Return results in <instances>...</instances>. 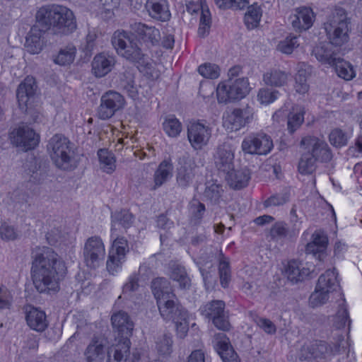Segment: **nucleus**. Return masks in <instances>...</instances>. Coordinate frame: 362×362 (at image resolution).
I'll return each instance as SVG.
<instances>
[{
    "label": "nucleus",
    "instance_id": "obj_1",
    "mask_svg": "<svg viewBox=\"0 0 362 362\" xmlns=\"http://www.w3.org/2000/svg\"><path fill=\"white\" fill-rule=\"evenodd\" d=\"M66 266L59 255L49 247L39 250L33 262L31 272L33 284L40 292L57 291Z\"/></svg>",
    "mask_w": 362,
    "mask_h": 362
},
{
    "label": "nucleus",
    "instance_id": "obj_2",
    "mask_svg": "<svg viewBox=\"0 0 362 362\" xmlns=\"http://www.w3.org/2000/svg\"><path fill=\"white\" fill-rule=\"evenodd\" d=\"M111 322L119 339L108 351L107 362H127L131 346L129 337L132 335L134 324L129 315L123 311L114 313Z\"/></svg>",
    "mask_w": 362,
    "mask_h": 362
},
{
    "label": "nucleus",
    "instance_id": "obj_3",
    "mask_svg": "<svg viewBox=\"0 0 362 362\" xmlns=\"http://www.w3.org/2000/svg\"><path fill=\"white\" fill-rule=\"evenodd\" d=\"M36 21L46 29L52 26L63 34H69L76 29V21L73 11L69 8L49 4L42 6L36 13Z\"/></svg>",
    "mask_w": 362,
    "mask_h": 362
},
{
    "label": "nucleus",
    "instance_id": "obj_4",
    "mask_svg": "<svg viewBox=\"0 0 362 362\" xmlns=\"http://www.w3.org/2000/svg\"><path fill=\"white\" fill-rule=\"evenodd\" d=\"M47 153L59 169L66 171L73 170L76 168L74 151L69 139L62 134H54L48 141Z\"/></svg>",
    "mask_w": 362,
    "mask_h": 362
},
{
    "label": "nucleus",
    "instance_id": "obj_5",
    "mask_svg": "<svg viewBox=\"0 0 362 362\" xmlns=\"http://www.w3.org/2000/svg\"><path fill=\"white\" fill-rule=\"evenodd\" d=\"M349 21L344 9L337 8L332 11L324 23L329 43L341 47L349 40Z\"/></svg>",
    "mask_w": 362,
    "mask_h": 362
},
{
    "label": "nucleus",
    "instance_id": "obj_6",
    "mask_svg": "<svg viewBox=\"0 0 362 362\" xmlns=\"http://www.w3.org/2000/svg\"><path fill=\"white\" fill-rule=\"evenodd\" d=\"M248 79L246 78L219 82L216 89L218 103L227 104L245 98L250 91Z\"/></svg>",
    "mask_w": 362,
    "mask_h": 362
},
{
    "label": "nucleus",
    "instance_id": "obj_7",
    "mask_svg": "<svg viewBox=\"0 0 362 362\" xmlns=\"http://www.w3.org/2000/svg\"><path fill=\"white\" fill-rule=\"evenodd\" d=\"M111 246L108 251L106 269L109 274L115 275L122 270L129 252V243L117 233H111Z\"/></svg>",
    "mask_w": 362,
    "mask_h": 362
},
{
    "label": "nucleus",
    "instance_id": "obj_8",
    "mask_svg": "<svg viewBox=\"0 0 362 362\" xmlns=\"http://www.w3.org/2000/svg\"><path fill=\"white\" fill-rule=\"evenodd\" d=\"M112 44L119 55L130 62L138 64L146 57L137 42L124 30L114 33Z\"/></svg>",
    "mask_w": 362,
    "mask_h": 362
},
{
    "label": "nucleus",
    "instance_id": "obj_9",
    "mask_svg": "<svg viewBox=\"0 0 362 362\" xmlns=\"http://www.w3.org/2000/svg\"><path fill=\"white\" fill-rule=\"evenodd\" d=\"M106 250L103 239L98 235L88 238L83 248L85 264L90 269H96L103 264Z\"/></svg>",
    "mask_w": 362,
    "mask_h": 362
},
{
    "label": "nucleus",
    "instance_id": "obj_10",
    "mask_svg": "<svg viewBox=\"0 0 362 362\" xmlns=\"http://www.w3.org/2000/svg\"><path fill=\"white\" fill-rule=\"evenodd\" d=\"M255 111L250 106L227 110L223 115V126L230 132H236L252 122Z\"/></svg>",
    "mask_w": 362,
    "mask_h": 362
},
{
    "label": "nucleus",
    "instance_id": "obj_11",
    "mask_svg": "<svg viewBox=\"0 0 362 362\" xmlns=\"http://www.w3.org/2000/svg\"><path fill=\"white\" fill-rule=\"evenodd\" d=\"M303 151L320 162H329L332 158L330 148L322 137L308 135L300 141Z\"/></svg>",
    "mask_w": 362,
    "mask_h": 362
},
{
    "label": "nucleus",
    "instance_id": "obj_12",
    "mask_svg": "<svg viewBox=\"0 0 362 362\" xmlns=\"http://www.w3.org/2000/svg\"><path fill=\"white\" fill-rule=\"evenodd\" d=\"M273 146L271 137L264 133L247 135L241 144L243 151L247 154L267 155Z\"/></svg>",
    "mask_w": 362,
    "mask_h": 362
},
{
    "label": "nucleus",
    "instance_id": "obj_13",
    "mask_svg": "<svg viewBox=\"0 0 362 362\" xmlns=\"http://www.w3.org/2000/svg\"><path fill=\"white\" fill-rule=\"evenodd\" d=\"M124 105L125 99L122 95L114 90H109L101 97L98 115L101 119H110L117 111L122 110Z\"/></svg>",
    "mask_w": 362,
    "mask_h": 362
},
{
    "label": "nucleus",
    "instance_id": "obj_14",
    "mask_svg": "<svg viewBox=\"0 0 362 362\" xmlns=\"http://www.w3.org/2000/svg\"><path fill=\"white\" fill-rule=\"evenodd\" d=\"M11 143L23 151H28L37 146L39 135L27 125H20L10 133Z\"/></svg>",
    "mask_w": 362,
    "mask_h": 362
},
{
    "label": "nucleus",
    "instance_id": "obj_15",
    "mask_svg": "<svg viewBox=\"0 0 362 362\" xmlns=\"http://www.w3.org/2000/svg\"><path fill=\"white\" fill-rule=\"evenodd\" d=\"M225 303L222 300H212L201 308L202 315L211 318L216 328L223 331H228L230 324L228 316L224 312Z\"/></svg>",
    "mask_w": 362,
    "mask_h": 362
},
{
    "label": "nucleus",
    "instance_id": "obj_16",
    "mask_svg": "<svg viewBox=\"0 0 362 362\" xmlns=\"http://www.w3.org/2000/svg\"><path fill=\"white\" fill-rule=\"evenodd\" d=\"M212 134V129L200 122H192L187 127V138L195 150H201L206 146Z\"/></svg>",
    "mask_w": 362,
    "mask_h": 362
},
{
    "label": "nucleus",
    "instance_id": "obj_17",
    "mask_svg": "<svg viewBox=\"0 0 362 362\" xmlns=\"http://www.w3.org/2000/svg\"><path fill=\"white\" fill-rule=\"evenodd\" d=\"M117 63L112 54L100 52L97 54L91 62V72L96 78H102L110 73Z\"/></svg>",
    "mask_w": 362,
    "mask_h": 362
},
{
    "label": "nucleus",
    "instance_id": "obj_18",
    "mask_svg": "<svg viewBox=\"0 0 362 362\" xmlns=\"http://www.w3.org/2000/svg\"><path fill=\"white\" fill-rule=\"evenodd\" d=\"M313 270L311 266H308L307 263L293 259L284 265L282 274L290 281L297 283L307 278Z\"/></svg>",
    "mask_w": 362,
    "mask_h": 362
},
{
    "label": "nucleus",
    "instance_id": "obj_19",
    "mask_svg": "<svg viewBox=\"0 0 362 362\" xmlns=\"http://www.w3.org/2000/svg\"><path fill=\"white\" fill-rule=\"evenodd\" d=\"M290 19L293 29L297 32H302L313 26L315 14L312 8L302 6L295 9Z\"/></svg>",
    "mask_w": 362,
    "mask_h": 362
},
{
    "label": "nucleus",
    "instance_id": "obj_20",
    "mask_svg": "<svg viewBox=\"0 0 362 362\" xmlns=\"http://www.w3.org/2000/svg\"><path fill=\"white\" fill-rule=\"evenodd\" d=\"M106 341L102 337H94L86 348L83 356L86 362H104L106 353Z\"/></svg>",
    "mask_w": 362,
    "mask_h": 362
},
{
    "label": "nucleus",
    "instance_id": "obj_21",
    "mask_svg": "<svg viewBox=\"0 0 362 362\" xmlns=\"http://www.w3.org/2000/svg\"><path fill=\"white\" fill-rule=\"evenodd\" d=\"M213 345L223 362H240L238 354L231 346L229 339L225 334H215Z\"/></svg>",
    "mask_w": 362,
    "mask_h": 362
},
{
    "label": "nucleus",
    "instance_id": "obj_22",
    "mask_svg": "<svg viewBox=\"0 0 362 362\" xmlns=\"http://www.w3.org/2000/svg\"><path fill=\"white\" fill-rule=\"evenodd\" d=\"M327 245L328 238L326 234L317 230L312 235L311 241L307 244L305 251L321 261L327 256Z\"/></svg>",
    "mask_w": 362,
    "mask_h": 362
},
{
    "label": "nucleus",
    "instance_id": "obj_23",
    "mask_svg": "<svg viewBox=\"0 0 362 362\" xmlns=\"http://www.w3.org/2000/svg\"><path fill=\"white\" fill-rule=\"evenodd\" d=\"M35 80L32 76H27L20 83L17 89L16 97L21 109L23 110L28 107L35 95Z\"/></svg>",
    "mask_w": 362,
    "mask_h": 362
},
{
    "label": "nucleus",
    "instance_id": "obj_24",
    "mask_svg": "<svg viewBox=\"0 0 362 362\" xmlns=\"http://www.w3.org/2000/svg\"><path fill=\"white\" fill-rule=\"evenodd\" d=\"M173 171L174 166L170 158L162 160L153 173L152 189L156 190L170 180Z\"/></svg>",
    "mask_w": 362,
    "mask_h": 362
},
{
    "label": "nucleus",
    "instance_id": "obj_25",
    "mask_svg": "<svg viewBox=\"0 0 362 362\" xmlns=\"http://www.w3.org/2000/svg\"><path fill=\"white\" fill-rule=\"evenodd\" d=\"M159 312L165 320H175L181 316V313L187 310L175 301V295L157 302Z\"/></svg>",
    "mask_w": 362,
    "mask_h": 362
},
{
    "label": "nucleus",
    "instance_id": "obj_26",
    "mask_svg": "<svg viewBox=\"0 0 362 362\" xmlns=\"http://www.w3.org/2000/svg\"><path fill=\"white\" fill-rule=\"evenodd\" d=\"M195 163L189 158H184L177 168L176 182L179 187L185 189L192 182L194 177Z\"/></svg>",
    "mask_w": 362,
    "mask_h": 362
},
{
    "label": "nucleus",
    "instance_id": "obj_27",
    "mask_svg": "<svg viewBox=\"0 0 362 362\" xmlns=\"http://www.w3.org/2000/svg\"><path fill=\"white\" fill-rule=\"evenodd\" d=\"M291 79V74L280 69H272L263 75L264 83L274 88L287 86Z\"/></svg>",
    "mask_w": 362,
    "mask_h": 362
},
{
    "label": "nucleus",
    "instance_id": "obj_28",
    "mask_svg": "<svg viewBox=\"0 0 362 362\" xmlns=\"http://www.w3.org/2000/svg\"><path fill=\"white\" fill-rule=\"evenodd\" d=\"M132 32L144 42L152 45L157 43L160 39V32L153 26L141 23H134L131 25Z\"/></svg>",
    "mask_w": 362,
    "mask_h": 362
},
{
    "label": "nucleus",
    "instance_id": "obj_29",
    "mask_svg": "<svg viewBox=\"0 0 362 362\" xmlns=\"http://www.w3.org/2000/svg\"><path fill=\"white\" fill-rule=\"evenodd\" d=\"M146 6L149 15L153 18L167 21L170 18L167 0H147Z\"/></svg>",
    "mask_w": 362,
    "mask_h": 362
},
{
    "label": "nucleus",
    "instance_id": "obj_30",
    "mask_svg": "<svg viewBox=\"0 0 362 362\" xmlns=\"http://www.w3.org/2000/svg\"><path fill=\"white\" fill-rule=\"evenodd\" d=\"M225 177L230 187L240 189L247 185L250 180V171L246 168L236 170L233 169L225 174Z\"/></svg>",
    "mask_w": 362,
    "mask_h": 362
},
{
    "label": "nucleus",
    "instance_id": "obj_31",
    "mask_svg": "<svg viewBox=\"0 0 362 362\" xmlns=\"http://www.w3.org/2000/svg\"><path fill=\"white\" fill-rule=\"evenodd\" d=\"M42 35L43 31L37 25L31 28L26 36L25 42V47L29 53L35 54L41 52L44 45L42 40Z\"/></svg>",
    "mask_w": 362,
    "mask_h": 362
},
{
    "label": "nucleus",
    "instance_id": "obj_32",
    "mask_svg": "<svg viewBox=\"0 0 362 362\" xmlns=\"http://www.w3.org/2000/svg\"><path fill=\"white\" fill-rule=\"evenodd\" d=\"M309 76V66L304 63H299L297 73L294 76L293 88L296 93L305 95L309 91L310 85L308 82Z\"/></svg>",
    "mask_w": 362,
    "mask_h": 362
},
{
    "label": "nucleus",
    "instance_id": "obj_33",
    "mask_svg": "<svg viewBox=\"0 0 362 362\" xmlns=\"http://www.w3.org/2000/svg\"><path fill=\"white\" fill-rule=\"evenodd\" d=\"M338 348L332 347L324 341H316L307 348L308 354L305 356V359L310 360L321 359L327 356L337 352Z\"/></svg>",
    "mask_w": 362,
    "mask_h": 362
},
{
    "label": "nucleus",
    "instance_id": "obj_34",
    "mask_svg": "<svg viewBox=\"0 0 362 362\" xmlns=\"http://www.w3.org/2000/svg\"><path fill=\"white\" fill-rule=\"evenodd\" d=\"M234 153L229 146L218 148L215 163L220 173L225 175L233 168Z\"/></svg>",
    "mask_w": 362,
    "mask_h": 362
},
{
    "label": "nucleus",
    "instance_id": "obj_35",
    "mask_svg": "<svg viewBox=\"0 0 362 362\" xmlns=\"http://www.w3.org/2000/svg\"><path fill=\"white\" fill-rule=\"evenodd\" d=\"M28 325L33 330L43 332L47 327L45 313L37 308H31L26 313Z\"/></svg>",
    "mask_w": 362,
    "mask_h": 362
},
{
    "label": "nucleus",
    "instance_id": "obj_36",
    "mask_svg": "<svg viewBox=\"0 0 362 362\" xmlns=\"http://www.w3.org/2000/svg\"><path fill=\"white\" fill-rule=\"evenodd\" d=\"M316 286L332 293L336 292L339 287L336 272L334 269H327L320 275Z\"/></svg>",
    "mask_w": 362,
    "mask_h": 362
},
{
    "label": "nucleus",
    "instance_id": "obj_37",
    "mask_svg": "<svg viewBox=\"0 0 362 362\" xmlns=\"http://www.w3.org/2000/svg\"><path fill=\"white\" fill-rule=\"evenodd\" d=\"M98 157L100 169L107 174H112L116 170V158L114 153L107 149L98 151Z\"/></svg>",
    "mask_w": 362,
    "mask_h": 362
},
{
    "label": "nucleus",
    "instance_id": "obj_38",
    "mask_svg": "<svg viewBox=\"0 0 362 362\" xmlns=\"http://www.w3.org/2000/svg\"><path fill=\"white\" fill-rule=\"evenodd\" d=\"M155 350L160 356H169L173 350V336L169 332L158 334L155 339Z\"/></svg>",
    "mask_w": 362,
    "mask_h": 362
},
{
    "label": "nucleus",
    "instance_id": "obj_39",
    "mask_svg": "<svg viewBox=\"0 0 362 362\" xmlns=\"http://www.w3.org/2000/svg\"><path fill=\"white\" fill-rule=\"evenodd\" d=\"M133 222V216L128 211L115 212L112 215L111 233H117L122 228H129Z\"/></svg>",
    "mask_w": 362,
    "mask_h": 362
},
{
    "label": "nucleus",
    "instance_id": "obj_40",
    "mask_svg": "<svg viewBox=\"0 0 362 362\" xmlns=\"http://www.w3.org/2000/svg\"><path fill=\"white\" fill-rule=\"evenodd\" d=\"M305 107L302 105H294L287 116L288 129L291 133L298 129L304 122Z\"/></svg>",
    "mask_w": 362,
    "mask_h": 362
},
{
    "label": "nucleus",
    "instance_id": "obj_41",
    "mask_svg": "<svg viewBox=\"0 0 362 362\" xmlns=\"http://www.w3.org/2000/svg\"><path fill=\"white\" fill-rule=\"evenodd\" d=\"M152 292L157 302L165 298L173 297L169 282L164 278H156L151 284Z\"/></svg>",
    "mask_w": 362,
    "mask_h": 362
},
{
    "label": "nucleus",
    "instance_id": "obj_42",
    "mask_svg": "<svg viewBox=\"0 0 362 362\" xmlns=\"http://www.w3.org/2000/svg\"><path fill=\"white\" fill-rule=\"evenodd\" d=\"M313 54L319 62L329 66L333 65L336 59L334 52L329 49V44L326 42L316 45L313 49Z\"/></svg>",
    "mask_w": 362,
    "mask_h": 362
},
{
    "label": "nucleus",
    "instance_id": "obj_43",
    "mask_svg": "<svg viewBox=\"0 0 362 362\" xmlns=\"http://www.w3.org/2000/svg\"><path fill=\"white\" fill-rule=\"evenodd\" d=\"M337 76L346 81H350L356 76L353 65L343 59L336 58L333 65Z\"/></svg>",
    "mask_w": 362,
    "mask_h": 362
},
{
    "label": "nucleus",
    "instance_id": "obj_44",
    "mask_svg": "<svg viewBox=\"0 0 362 362\" xmlns=\"http://www.w3.org/2000/svg\"><path fill=\"white\" fill-rule=\"evenodd\" d=\"M262 18V10L257 4H252L248 6L247 11L245 14V24L250 30L256 28L260 22Z\"/></svg>",
    "mask_w": 362,
    "mask_h": 362
},
{
    "label": "nucleus",
    "instance_id": "obj_45",
    "mask_svg": "<svg viewBox=\"0 0 362 362\" xmlns=\"http://www.w3.org/2000/svg\"><path fill=\"white\" fill-rule=\"evenodd\" d=\"M317 160L303 151L298 165V172L302 175H310L317 168Z\"/></svg>",
    "mask_w": 362,
    "mask_h": 362
},
{
    "label": "nucleus",
    "instance_id": "obj_46",
    "mask_svg": "<svg viewBox=\"0 0 362 362\" xmlns=\"http://www.w3.org/2000/svg\"><path fill=\"white\" fill-rule=\"evenodd\" d=\"M137 68L149 79L156 80L160 76V71L155 67V64L146 57L137 64Z\"/></svg>",
    "mask_w": 362,
    "mask_h": 362
},
{
    "label": "nucleus",
    "instance_id": "obj_47",
    "mask_svg": "<svg viewBox=\"0 0 362 362\" xmlns=\"http://www.w3.org/2000/svg\"><path fill=\"white\" fill-rule=\"evenodd\" d=\"M76 54V47L69 45L60 49L58 54L54 58V62L62 66L70 64L74 61Z\"/></svg>",
    "mask_w": 362,
    "mask_h": 362
},
{
    "label": "nucleus",
    "instance_id": "obj_48",
    "mask_svg": "<svg viewBox=\"0 0 362 362\" xmlns=\"http://www.w3.org/2000/svg\"><path fill=\"white\" fill-rule=\"evenodd\" d=\"M332 295V293L318 288V286H316L315 291L310 296L309 303L313 308L321 306L326 303Z\"/></svg>",
    "mask_w": 362,
    "mask_h": 362
},
{
    "label": "nucleus",
    "instance_id": "obj_49",
    "mask_svg": "<svg viewBox=\"0 0 362 362\" xmlns=\"http://www.w3.org/2000/svg\"><path fill=\"white\" fill-rule=\"evenodd\" d=\"M119 86L126 90L131 97H135L137 89L135 86L134 74L131 71H126L119 76Z\"/></svg>",
    "mask_w": 362,
    "mask_h": 362
},
{
    "label": "nucleus",
    "instance_id": "obj_50",
    "mask_svg": "<svg viewBox=\"0 0 362 362\" xmlns=\"http://www.w3.org/2000/svg\"><path fill=\"white\" fill-rule=\"evenodd\" d=\"M170 278L178 282L182 288H188L191 285V280L187 276L185 268L180 265L173 267Z\"/></svg>",
    "mask_w": 362,
    "mask_h": 362
},
{
    "label": "nucleus",
    "instance_id": "obj_51",
    "mask_svg": "<svg viewBox=\"0 0 362 362\" xmlns=\"http://www.w3.org/2000/svg\"><path fill=\"white\" fill-rule=\"evenodd\" d=\"M218 272L221 284L223 288H226L230 281V269L228 258L221 255L219 259Z\"/></svg>",
    "mask_w": 362,
    "mask_h": 362
},
{
    "label": "nucleus",
    "instance_id": "obj_52",
    "mask_svg": "<svg viewBox=\"0 0 362 362\" xmlns=\"http://www.w3.org/2000/svg\"><path fill=\"white\" fill-rule=\"evenodd\" d=\"M211 24V13L208 6L203 7L201 11L199 19V25L198 28V34L199 36L204 37L209 32Z\"/></svg>",
    "mask_w": 362,
    "mask_h": 362
},
{
    "label": "nucleus",
    "instance_id": "obj_53",
    "mask_svg": "<svg viewBox=\"0 0 362 362\" xmlns=\"http://www.w3.org/2000/svg\"><path fill=\"white\" fill-rule=\"evenodd\" d=\"M163 129L169 136L176 137L182 131V124L177 118L169 117L163 122Z\"/></svg>",
    "mask_w": 362,
    "mask_h": 362
},
{
    "label": "nucleus",
    "instance_id": "obj_54",
    "mask_svg": "<svg viewBox=\"0 0 362 362\" xmlns=\"http://www.w3.org/2000/svg\"><path fill=\"white\" fill-rule=\"evenodd\" d=\"M299 46L298 37L296 36H289L281 40L276 47L278 51L283 54H290L294 49Z\"/></svg>",
    "mask_w": 362,
    "mask_h": 362
},
{
    "label": "nucleus",
    "instance_id": "obj_55",
    "mask_svg": "<svg viewBox=\"0 0 362 362\" xmlns=\"http://www.w3.org/2000/svg\"><path fill=\"white\" fill-rule=\"evenodd\" d=\"M330 144L337 148L344 146L348 143L347 134L341 129H334L329 135Z\"/></svg>",
    "mask_w": 362,
    "mask_h": 362
},
{
    "label": "nucleus",
    "instance_id": "obj_56",
    "mask_svg": "<svg viewBox=\"0 0 362 362\" xmlns=\"http://www.w3.org/2000/svg\"><path fill=\"white\" fill-rule=\"evenodd\" d=\"M173 322L175 324L176 333L177 337L180 339L185 338L189 330L188 313H181V316Z\"/></svg>",
    "mask_w": 362,
    "mask_h": 362
},
{
    "label": "nucleus",
    "instance_id": "obj_57",
    "mask_svg": "<svg viewBox=\"0 0 362 362\" xmlns=\"http://www.w3.org/2000/svg\"><path fill=\"white\" fill-rule=\"evenodd\" d=\"M216 5L222 9H244L249 4V0H214Z\"/></svg>",
    "mask_w": 362,
    "mask_h": 362
},
{
    "label": "nucleus",
    "instance_id": "obj_58",
    "mask_svg": "<svg viewBox=\"0 0 362 362\" xmlns=\"http://www.w3.org/2000/svg\"><path fill=\"white\" fill-rule=\"evenodd\" d=\"M280 93L276 90L261 88L258 91L257 100L262 105H269L274 102L279 96Z\"/></svg>",
    "mask_w": 362,
    "mask_h": 362
},
{
    "label": "nucleus",
    "instance_id": "obj_59",
    "mask_svg": "<svg viewBox=\"0 0 362 362\" xmlns=\"http://www.w3.org/2000/svg\"><path fill=\"white\" fill-rule=\"evenodd\" d=\"M198 71L203 77L211 79L217 78L220 75L218 66L211 63L200 65Z\"/></svg>",
    "mask_w": 362,
    "mask_h": 362
},
{
    "label": "nucleus",
    "instance_id": "obj_60",
    "mask_svg": "<svg viewBox=\"0 0 362 362\" xmlns=\"http://www.w3.org/2000/svg\"><path fill=\"white\" fill-rule=\"evenodd\" d=\"M223 187L216 182H209L204 191V195L206 198L213 202H216L223 192Z\"/></svg>",
    "mask_w": 362,
    "mask_h": 362
},
{
    "label": "nucleus",
    "instance_id": "obj_61",
    "mask_svg": "<svg viewBox=\"0 0 362 362\" xmlns=\"http://www.w3.org/2000/svg\"><path fill=\"white\" fill-rule=\"evenodd\" d=\"M334 319V323L337 328L344 327L346 325H350L351 320L345 305L340 307Z\"/></svg>",
    "mask_w": 362,
    "mask_h": 362
},
{
    "label": "nucleus",
    "instance_id": "obj_62",
    "mask_svg": "<svg viewBox=\"0 0 362 362\" xmlns=\"http://www.w3.org/2000/svg\"><path fill=\"white\" fill-rule=\"evenodd\" d=\"M0 236L5 240H13L18 237V233L13 226L3 223L0 226Z\"/></svg>",
    "mask_w": 362,
    "mask_h": 362
},
{
    "label": "nucleus",
    "instance_id": "obj_63",
    "mask_svg": "<svg viewBox=\"0 0 362 362\" xmlns=\"http://www.w3.org/2000/svg\"><path fill=\"white\" fill-rule=\"evenodd\" d=\"M13 301L11 292L6 287L0 286V308H8Z\"/></svg>",
    "mask_w": 362,
    "mask_h": 362
},
{
    "label": "nucleus",
    "instance_id": "obj_64",
    "mask_svg": "<svg viewBox=\"0 0 362 362\" xmlns=\"http://www.w3.org/2000/svg\"><path fill=\"white\" fill-rule=\"evenodd\" d=\"M48 243L52 245H56L64 241V235L59 228H52L46 234Z\"/></svg>",
    "mask_w": 362,
    "mask_h": 362
}]
</instances>
